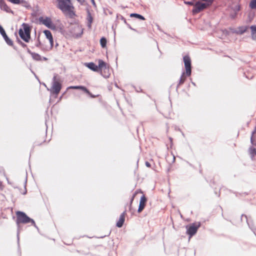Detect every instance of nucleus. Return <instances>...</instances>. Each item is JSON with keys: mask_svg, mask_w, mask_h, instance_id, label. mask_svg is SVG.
I'll list each match as a JSON object with an SVG mask.
<instances>
[{"mask_svg": "<svg viewBox=\"0 0 256 256\" xmlns=\"http://www.w3.org/2000/svg\"><path fill=\"white\" fill-rule=\"evenodd\" d=\"M0 8L6 12H12L11 9L6 5L4 0H0Z\"/></svg>", "mask_w": 256, "mask_h": 256, "instance_id": "9b49d317", "label": "nucleus"}, {"mask_svg": "<svg viewBox=\"0 0 256 256\" xmlns=\"http://www.w3.org/2000/svg\"><path fill=\"white\" fill-rule=\"evenodd\" d=\"M124 220H125V212H124L120 214L119 220L116 223V226L118 228H121L124 224Z\"/></svg>", "mask_w": 256, "mask_h": 256, "instance_id": "ddd939ff", "label": "nucleus"}, {"mask_svg": "<svg viewBox=\"0 0 256 256\" xmlns=\"http://www.w3.org/2000/svg\"><path fill=\"white\" fill-rule=\"evenodd\" d=\"M22 28L19 30V35L24 41L28 42L30 38V28L27 24L24 23L22 24Z\"/></svg>", "mask_w": 256, "mask_h": 256, "instance_id": "f03ea898", "label": "nucleus"}, {"mask_svg": "<svg viewBox=\"0 0 256 256\" xmlns=\"http://www.w3.org/2000/svg\"><path fill=\"white\" fill-rule=\"evenodd\" d=\"M146 166L147 167H150V164L148 162H146Z\"/></svg>", "mask_w": 256, "mask_h": 256, "instance_id": "473e14b6", "label": "nucleus"}, {"mask_svg": "<svg viewBox=\"0 0 256 256\" xmlns=\"http://www.w3.org/2000/svg\"><path fill=\"white\" fill-rule=\"evenodd\" d=\"M240 6H238V10H240Z\"/></svg>", "mask_w": 256, "mask_h": 256, "instance_id": "58836bf2", "label": "nucleus"}, {"mask_svg": "<svg viewBox=\"0 0 256 256\" xmlns=\"http://www.w3.org/2000/svg\"><path fill=\"white\" fill-rule=\"evenodd\" d=\"M17 236L18 238V234Z\"/></svg>", "mask_w": 256, "mask_h": 256, "instance_id": "a19ab883", "label": "nucleus"}, {"mask_svg": "<svg viewBox=\"0 0 256 256\" xmlns=\"http://www.w3.org/2000/svg\"><path fill=\"white\" fill-rule=\"evenodd\" d=\"M184 62L186 68V74L188 76L191 74V60L190 58L188 56H184Z\"/></svg>", "mask_w": 256, "mask_h": 256, "instance_id": "423d86ee", "label": "nucleus"}, {"mask_svg": "<svg viewBox=\"0 0 256 256\" xmlns=\"http://www.w3.org/2000/svg\"><path fill=\"white\" fill-rule=\"evenodd\" d=\"M62 84L56 79V76H54L53 78L52 88L50 90L48 89V90H50L51 93L55 94L56 96H57L60 92Z\"/></svg>", "mask_w": 256, "mask_h": 256, "instance_id": "20e7f679", "label": "nucleus"}, {"mask_svg": "<svg viewBox=\"0 0 256 256\" xmlns=\"http://www.w3.org/2000/svg\"><path fill=\"white\" fill-rule=\"evenodd\" d=\"M248 28V27L247 26H242L239 27L236 30V32L239 34H242L247 30Z\"/></svg>", "mask_w": 256, "mask_h": 256, "instance_id": "6ab92c4d", "label": "nucleus"}, {"mask_svg": "<svg viewBox=\"0 0 256 256\" xmlns=\"http://www.w3.org/2000/svg\"><path fill=\"white\" fill-rule=\"evenodd\" d=\"M2 37L4 38V40H5L6 42V44L10 46H12V44H13L12 41L10 38H8L6 34L4 36H2Z\"/></svg>", "mask_w": 256, "mask_h": 256, "instance_id": "412c9836", "label": "nucleus"}, {"mask_svg": "<svg viewBox=\"0 0 256 256\" xmlns=\"http://www.w3.org/2000/svg\"><path fill=\"white\" fill-rule=\"evenodd\" d=\"M40 42H39L38 43L36 44V46H40Z\"/></svg>", "mask_w": 256, "mask_h": 256, "instance_id": "e433bc0d", "label": "nucleus"}, {"mask_svg": "<svg viewBox=\"0 0 256 256\" xmlns=\"http://www.w3.org/2000/svg\"><path fill=\"white\" fill-rule=\"evenodd\" d=\"M200 222L192 224L190 226H186L187 234L190 235V238L194 236L198 228L200 226Z\"/></svg>", "mask_w": 256, "mask_h": 256, "instance_id": "39448f33", "label": "nucleus"}, {"mask_svg": "<svg viewBox=\"0 0 256 256\" xmlns=\"http://www.w3.org/2000/svg\"><path fill=\"white\" fill-rule=\"evenodd\" d=\"M98 70L99 69L101 70H106L108 68L106 64L101 60H98Z\"/></svg>", "mask_w": 256, "mask_h": 256, "instance_id": "dca6fc26", "label": "nucleus"}, {"mask_svg": "<svg viewBox=\"0 0 256 256\" xmlns=\"http://www.w3.org/2000/svg\"><path fill=\"white\" fill-rule=\"evenodd\" d=\"M44 33L46 38L49 40L50 43V47L49 49H48L47 50H51L53 46H54V41H53V38L52 36V34L51 32L48 30H44Z\"/></svg>", "mask_w": 256, "mask_h": 256, "instance_id": "1a4fd4ad", "label": "nucleus"}, {"mask_svg": "<svg viewBox=\"0 0 256 256\" xmlns=\"http://www.w3.org/2000/svg\"><path fill=\"white\" fill-rule=\"evenodd\" d=\"M255 132H256V127L255 128L254 130L252 132V135L250 138L251 142L252 144H254L253 135Z\"/></svg>", "mask_w": 256, "mask_h": 256, "instance_id": "7c9ffc66", "label": "nucleus"}, {"mask_svg": "<svg viewBox=\"0 0 256 256\" xmlns=\"http://www.w3.org/2000/svg\"><path fill=\"white\" fill-rule=\"evenodd\" d=\"M202 1H204L205 2V4H207V6H210L212 4L213 2V0H202Z\"/></svg>", "mask_w": 256, "mask_h": 256, "instance_id": "cd10ccee", "label": "nucleus"}, {"mask_svg": "<svg viewBox=\"0 0 256 256\" xmlns=\"http://www.w3.org/2000/svg\"><path fill=\"white\" fill-rule=\"evenodd\" d=\"M185 74H186L184 72L182 73V74L180 77V80L178 85L182 84L185 81V80H186V77L184 76Z\"/></svg>", "mask_w": 256, "mask_h": 256, "instance_id": "bb28decb", "label": "nucleus"}, {"mask_svg": "<svg viewBox=\"0 0 256 256\" xmlns=\"http://www.w3.org/2000/svg\"><path fill=\"white\" fill-rule=\"evenodd\" d=\"M17 220L16 223L18 225L20 223L26 224L31 222L35 227H36L34 221L28 217L25 213L22 212H17L16 213Z\"/></svg>", "mask_w": 256, "mask_h": 256, "instance_id": "7ed1b4c3", "label": "nucleus"}, {"mask_svg": "<svg viewBox=\"0 0 256 256\" xmlns=\"http://www.w3.org/2000/svg\"><path fill=\"white\" fill-rule=\"evenodd\" d=\"M74 30V31L76 32L74 34L76 36L79 37L82 35L83 33V28H82L81 26L77 25L75 26Z\"/></svg>", "mask_w": 256, "mask_h": 256, "instance_id": "4468645a", "label": "nucleus"}, {"mask_svg": "<svg viewBox=\"0 0 256 256\" xmlns=\"http://www.w3.org/2000/svg\"><path fill=\"white\" fill-rule=\"evenodd\" d=\"M87 20L88 21V26L90 28L91 27V24L92 22V18L89 12H88V14Z\"/></svg>", "mask_w": 256, "mask_h": 256, "instance_id": "5701e85b", "label": "nucleus"}, {"mask_svg": "<svg viewBox=\"0 0 256 256\" xmlns=\"http://www.w3.org/2000/svg\"><path fill=\"white\" fill-rule=\"evenodd\" d=\"M184 4H188V5H191V6H194V4L192 2H184Z\"/></svg>", "mask_w": 256, "mask_h": 256, "instance_id": "2f4dec72", "label": "nucleus"}, {"mask_svg": "<svg viewBox=\"0 0 256 256\" xmlns=\"http://www.w3.org/2000/svg\"><path fill=\"white\" fill-rule=\"evenodd\" d=\"M14 4H21L24 6H27L28 2L24 0H7Z\"/></svg>", "mask_w": 256, "mask_h": 256, "instance_id": "2eb2a0df", "label": "nucleus"}, {"mask_svg": "<svg viewBox=\"0 0 256 256\" xmlns=\"http://www.w3.org/2000/svg\"><path fill=\"white\" fill-rule=\"evenodd\" d=\"M40 21L49 28L54 30L56 28V26L52 23L51 18L48 17H41L40 18Z\"/></svg>", "mask_w": 256, "mask_h": 256, "instance_id": "0eeeda50", "label": "nucleus"}, {"mask_svg": "<svg viewBox=\"0 0 256 256\" xmlns=\"http://www.w3.org/2000/svg\"><path fill=\"white\" fill-rule=\"evenodd\" d=\"M80 4H82L84 0H77Z\"/></svg>", "mask_w": 256, "mask_h": 256, "instance_id": "72a5a7b5", "label": "nucleus"}, {"mask_svg": "<svg viewBox=\"0 0 256 256\" xmlns=\"http://www.w3.org/2000/svg\"><path fill=\"white\" fill-rule=\"evenodd\" d=\"M130 17H134V18H139V19L142 20H145V18L142 16L140 14H135V13L131 14H130Z\"/></svg>", "mask_w": 256, "mask_h": 256, "instance_id": "4be33fe9", "label": "nucleus"}, {"mask_svg": "<svg viewBox=\"0 0 256 256\" xmlns=\"http://www.w3.org/2000/svg\"><path fill=\"white\" fill-rule=\"evenodd\" d=\"M251 30V36L252 40H256V26H252L250 27Z\"/></svg>", "mask_w": 256, "mask_h": 256, "instance_id": "a211bd4d", "label": "nucleus"}, {"mask_svg": "<svg viewBox=\"0 0 256 256\" xmlns=\"http://www.w3.org/2000/svg\"><path fill=\"white\" fill-rule=\"evenodd\" d=\"M30 54H31V56H32V58L36 60H41V56L40 54H36V53H34V52H30L29 50L28 51Z\"/></svg>", "mask_w": 256, "mask_h": 256, "instance_id": "aec40b11", "label": "nucleus"}, {"mask_svg": "<svg viewBox=\"0 0 256 256\" xmlns=\"http://www.w3.org/2000/svg\"><path fill=\"white\" fill-rule=\"evenodd\" d=\"M254 17V14L253 12H250L248 14L249 21L250 22L252 20Z\"/></svg>", "mask_w": 256, "mask_h": 256, "instance_id": "c85d7f7f", "label": "nucleus"}, {"mask_svg": "<svg viewBox=\"0 0 256 256\" xmlns=\"http://www.w3.org/2000/svg\"><path fill=\"white\" fill-rule=\"evenodd\" d=\"M0 33L1 34L2 36H4L6 34L5 30L1 26H0Z\"/></svg>", "mask_w": 256, "mask_h": 256, "instance_id": "c756f323", "label": "nucleus"}, {"mask_svg": "<svg viewBox=\"0 0 256 256\" xmlns=\"http://www.w3.org/2000/svg\"><path fill=\"white\" fill-rule=\"evenodd\" d=\"M2 183L0 182V190L2 189Z\"/></svg>", "mask_w": 256, "mask_h": 256, "instance_id": "c9c22d12", "label": "nucleus"}, {"mask_svg": "<svg viewBox=\"0 0 256 256\" xmlns=\"http://www.w3.org/2000/svg\"><path fill=\"white\" fill-rule=\"evenodd\" d=\"M146 198L144 196H142L140 199L139 207L138 208V212H140L144 208L146 203Z\"/></svg>", "mask_w": 256, "mask_h": 256, "instance_id": "9d476101", "label": "nucleus"}, {"mask_svg": "<svg viewBox=\"0 0 256 256\" xmlns=\"http://www.w3.org/2000/svg\"><path fill=\"white\" fill-rule=\"evenodd\" d=\"M68 90V89H78V90H81L88 94H90V92L89 90L84 86H70L67 88Z\"/></svg>", "mask_w": 256, "mask_h": 256, "instance_id": "f8f14e48", "label": "nucleus"}, {"mask_svg": "<svg viewBox=\"0 0 256 256\" xmlns=\"http://www.w3.org/2000/svg\"><path fill=\"white\" fill-rule=\"evenodd\" d=\"M208 6H207L206 4L204 3L201 2H197L194 4V8L192 10V12L194 14H198L200 12L203 10L205 8H206Z\"/></svg>", "mask_w": 256, "mask_h": 256, "instance_id": "6e6552de", "label": "nucleus"}, {"mask_svg": "<svg viewBox=\"0 0 256 256\" xmlns=\"http://www.w3.org/2000/svg\"><path fill=\"white\" fill-rule=\"evenodd\" d=\"M57 7L66 15L72 18L75 16L74 6L70 0H56Z\"/></svg>", "mask_w": 256, "mask_h": 256, "instance_id": "f257e3e1", "label": "nucleus"}, {"mask_svg": "<svg viewBox=\"0 0 256 256\" xmlns=\"http://www.w3.org/2000/svg\"><path fill=\"white\" fill-rule=\"evenodd\" d=\"M250 153L251 155L252 158H253L254 155L256 156V150L254 148H250Z\"/></svg>", "mask_w": 256, "mask_h": 256, "instance_id": "393cba45", "label": "nucleus"}, {"mask_svg": "<svg viewBox=\"0 0 256 256\" xmlns=\"http://www.w3.org/2000/svg\"><path fill=\"white\" fill-rule=\"evenodd\" d=\"M86 66L90 69L91 70L94 71V72H98V66L96 65L93 62H90L86 64Z\"/></svg>", "mask_w": 256, "mask_h": 256, "instance_id": "f3484780", "label": "nucleus"}, {"mask_svg": "<svg viewBox=\"0 0 256 256\" xmlns=\"http://www.w3.org/2000/svg\"><path fill=\"white\" fill-rule=\"evenodd\" d=\"M22 46H24H24H26V44H22Z\"/></svg>", "mask_w": 256, "mask_h": 256, "instance_id": "4c0bfd02", "label": "nucleus"}, {"mask_svg": "<svg viewBox=\"0 0 256 256\" xmlns=\"http://www.w3.org/2000/svg\"><path fill=\"white\" fill-rule=\"evenodd\" d=\"M92 4H94V6H96V4H95V2H94V0H91Z\"/></svg>", "mask_w": 256, "mask_h": 256, "instance_id": "f704fd0d", "label": "nucleus"}, {"mask_svg": "<svg viewBox=\"0 0 256 256\" xmlns=\"http://www.w3.org/2000/svg\"><path fill=\"white\" fill-rule=\"evenodd\" d=\"M249 7L252 10H256V0H252L249 4Z\"/></svg>", "mask_w": 256, "mask_h": 256, "instance_id": "b1692460", "label": "nucleus"}, {"mask_svg": "<svg viewBox=\"0 0 256 256\" xmlns=\"http://www.w3.org/2000/svg\"><path fill=\"white\" fill-rule=\"evenodd\" d=\"M44 60H46V58H44Z\"/></svg>", "mask_w": 256, "mask_h": 256, "instance_id": "ea45409f", "label": "nucleus"}, {"mask_svg": "<svg viewBox=\"0 0 256 256\" xmlns=\"http://www.w3.org/2000/svg\"><path fill=\"white\" fill-rule=\"evenodd\" d=\"M100 45L102 48H104L106 46V40L105 38H102L100 40Z\"/></svg>", "mask_w": 256, "mask_h": 256, "instance_id": "a878e982", "label": "nucleus"}]
</instances>
